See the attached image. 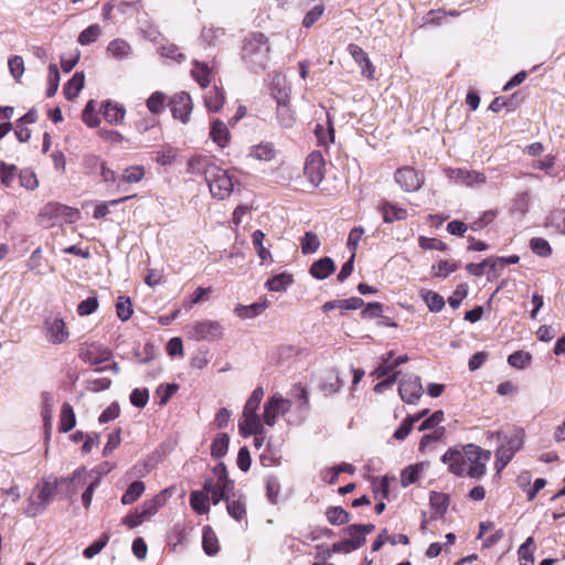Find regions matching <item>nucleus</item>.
<instances>
[{
	"instance_id": "obj_1",
	"label": "nucleus",
	"mask_w": 565,
	"mask_h": 565,
	"mask_svg": "<svg viewBox=\"0 0 565 565\" xmlns=\"http://www.w3.org/2000/svg\"><path fill=\"white\" fill-rule=\"evenodd\" d=\"M491 458V451L483 450L479 446L468 444L462 450L448 449L441 457V461L448 466V470L458 477L479 479L487 471V462Z\"/></svg>"
},
{
	"instance_id": "obj_2",
	"label": "nucleus",
	"mask_w": 565,
	"mask_h": 565,
	"mask_svg": "<svg viewBox=\"0 0 565 565\" xmlns=\"http://www.w3.org/2000/svg\"><path fill=\"white\" fill-rule=\"evenodd\" d=\"M269 53L267 38H248L242 50L243 60L253 67L254 72L265 68Z\"/></svg>"
},
{
	"instance_id": "obj_3",
	"label": "nucleus",
	"mask_w": 565,
	"mask_h": 565,
	"mask_svg": "<svg viewBox=\"0 0 565 565\" xmlns=\"http://www.w3.org/2000/svg\"><path fill=\"white\" fill-rule=\"evenodd\" d=\"M211 194L220 200L227 198L234 188V182L232 177L227 173L226 170L217 167L212 168V173L206 180Z\"/></svg>"
},
{
	"instance_id": "obj_4",
	"label": "nucleus",
	"mask_w": 565,
	"mask_h": 565,
	"mask_svg": "<svg viewBox=\"0 0 565 565\" xmlns=\"http://www.w3.org/2000/svg\"><path fill=\"white\" fill-rule=\"evenodd\" d=\"M290 408L291 402L282 397L281 394L275 393L265 403L263 420L267 426L273 427L276 424L277 418L287 414Z\"/></svg>"
},
{
	"instance_id": "obj_5",
	"label": "nucleus",
	"mask_w": 565,
	"mask_h": 565,
	"mask_svg": "<svg viewBox=\"0 0 565 565\" xmlns=\"http://www.w3.org/2000/svg\"><path fill=\"white\" fill-rule=\"evenodd\" d=\"M189 333L196 341H214L222 337L223 328L217 321L202 320L195 322Z\"/></svg>"
},
{
	"instance_id": "obj_6",
	"label": "nucleus",
	"mask_w": 565,
	"mask_h": 565,
	"mask_svg": "<svg viewBox=\"0 0 565 565\" xmlns=\"http://www.w3.org/2000/svg\"><path fill=\"white\" fill-rule=\"evenodd\" d=\"M44 333L46 340L52 344H62L70 337L65 321L57 316L47 317L45 319Z\"/></svg>"
},
{
	"instance_id": "obj_7",
	"label": "nucleus",
	"mask_w": 565,
	"mask_h": 565,
	"mask_svg": "<svg viewBox=\"0 0 565 565\" xmlns=\"http://www.w3.org/2000/svg\"><path fill=\"white\" fill-rule=\"evenodd\" d=\"M169 106L174 119L186 124L193 108L191 96L185 92L174 94L169 102Z\"/></svg>"
},
{
	"instance_id": "obj_8",
	"label": "nucleus",
	"mask_w": 565,
	"mask_h": 565,
	"mask_svg": "<svg viewBox=\"0 0 565 565\" xmlns=\"http://www.w3.org/2000/svg\"><path fill=\"white\" fill-rule=\"evenodd\" d=\"M398 393L405 403L416 404L423 395L420 379L416 375L406 376L399 383Z\"/></svg>"
},
{
	"instance_id": "obj_9",
	"label": "nucleus",
	"mask_w": 565,
	"mask_h": 565,
	"mask_svg": "<svg viewBox=\"0 0 565 565\" xmlns=\"http://www.w3.org/2000/svg\"><path fill=\"white\" fill-rule=\"evenodd\" d=\"M395 181L406 192H415L424 183V179L411 167L398 169L395 172Z\"/></svg>"
},
{
	"instance_id": "obj_10",
	"label": "nucleus",
	"mask_w": 565,
	"mask_h": 565,
	"mask_svg": "<svg viewBox=\"0 0 565 565\" xmlns=\"http://www.w3.org/2000/svg\"><path fill=\"white\" fill-rule=\"evenodd\" d=\"M305 174L313 185H318L324 175V160L320 152H311L305 163Z\"/></svg>"
},
{
	"instance_id": "obj_11",
	"label": "nucleus",
	"mask_w": 565,
	"mask_h": 565,
	"mask_svg": "<svg viewBox=\"0 0 565 565\" xmlns=\"http://www.w3.org/2000/svg\"><path fill=\"white\" fill-rule=\"evenodd\" d=\"M203 490L207 497L211 498L213 504H217L222 500L227 501V498L232 495L231 492L234 490V482L206 480Z\"/></svg>"
},
{
	"instance_id": "obj_12",
	"label": "nucleus",
	"mask_w": 565,
	"mask_h": 565,
	"mask_svg": "<svg viewBox=\"0 0 565 565\" xmlns=\"http://www.w3.org/2000/svg\"><path fill=\"white\" fill-rule=\"evenodd\" d=\"M212 168H216V164L211 158L198 154L188 161L186 172L203 175L206 181L212 173Z\"/></svg>"
},
{
	"instance_id": "obj_13",
	"label": "nucleus",
	"mask_w": 565,
	"mask_h": 565,
	"mask_svg": "<svg viewBox=\"0 0 565 565\" xmlns=\"http://www.w3.org/2000/svg\"><path fill=\"white\" fill-rule=\"evenodd\" d=\"M349 53L354 58V61L361 67V73L363 76L367 78L374 77L375 67L371 63L367 54L358 45L350 44L348 47Z\"/></svg>"
},
{
	"instance_id": "obj_14",
	"label": "nucleus",
	"mask_w": 565,
	"mask_h": 565,
	"mask_svg": "<svg viewBox=\"0 0 565 565\" xmlns=\"http://www.w3.org/2000/svg\"><path fill=\"white\" fill-rule=\"evenodd\" d=\"M239 434L243 437L247 436H258L264 433V427L262 424V418L259 415H244L238 424Z\"/></svg>"
},
{
	"instance_id": "obj_15",
	"label": "nucleus",
	"mask_w": 565,
	"mask_h": 565,
	"mask_svg": "<svg viewBox=\"0 0 565 565\" xmlns=\"http://www.w3.org/2000/svg\"><path fill=\"white\" fill-rule=\"evenodd\" d=\"M32 494L40 501L44 507H47L56 494V482L43 479L33 489Z\"/></svg>"
},
{
	"instance_id": "obj_16",
	"label": "nucleus",
	"mask_w": 565,
	"mask_h": 565,
	"mask_svg": "<svg viewBox=\"0 0 565 565\" xmlns=\"http://www.w3.org/2000/svg\"><path fill=\"white\" fill-rule=\"evenodd\" d=\"M497 438L501 446L515 454L523 445L524 433L522 429H512L508 433H497Z\"/></svg>"
},
{
	"instance_id": "obj_17",
	"label": "nucleus",
	"mask_w": 565,
	"mask_h": 565,
	"mask_svg": "<svg viewBox=\"0 0 565 565\" xmlns=\"http://www.w3.org/2000/svg\"><path fill=\"white\" fill-rule=\"evenodd\" d=\"M102 113L105 120L110 125H120L125 119L126 109L118 103L107 100L102 105Z\"/></svg>"
},
{
	"instance_id": "obj_18",
	"label": "nucleus",
	"mask_w": 565,
	"mask_h": 565,
	"mask_svg": "<svg viewBox=\"0 0 565 565\" xmlns=\"http://www.w3.org/2000/svg\"><path fill=\"white\" fill-rule=\"evenodd\" d=\"M335 270V264L330 257H322L315 262L309 273L316 279H326Z\"/></svg>"
},
{
	"instance_id": "obj_19",
	"label": "nucleus",
	"mask_w": 565,
	"mask_h": 565,
	"mask_svg": "<svg viewBox=\"0 0 565 565\" xmlns=\"http://www.w3.org/2000/svg\"><path fill=\"white\" fill-rule=\"evenodd\" d=\"M276 149L271 142H260L249 148L248 156L259 161H270L276 157Z\"/></svg>"
},
{
	"instance_id": "obj_20",
	"label": "nucleus",
	"mask_w": 565,
	"mask_h": 565,
	"mask_svg": "<svg viewBox=\"0 0 565 565\" xmlns=\"http://www.w3.org/2000/svg\"><path fill=\"white\" fill-rule=\"evenodd\" d=\"M270 92L277 103L289 102V88L286 85V77L276 74L270 83Z\"/></svg>"
},
{
	"instance_id": "obj_21",
	"label": "nucleus",
	"mask_w": 565,
	"mask_h": 565,
	"mask_svg": "<svg viewBox=\"0 0 565 565\" xmlns=\"http://www.w3.org/2000/svg\"><path fill=\"white\" fill-rule=\"evenodd\" d=\"M166 492L167 490L154 495L152 499L145 501L142 505L138 509L145 520H148L151 516H153L159 511V509L163 507V504L166 503Z\"/></svg>"
},
{
	"instance_id": "obj_22",
	"label": "nucleus",
	"mask_w": 565,
	"mask_h": 565,
	"mask_svg": "<svg viewBox=\"0 0 565 565\" xmlns=\"http://www.w3.org/2000/svg\"><path fill=\"white\" fill-rule=\"evenodd\" d=\"M191 74L202 88H206L210 85L212 68L206 63L194 61Z\"/></svg>"
},
{
	"instance_id": "obj_23",
	"label": "nucleus",
	"mask_w": 565,
	"mask_h": 565,
	"mask_svg": "<svg viewBox=\"0 0 565 565\" xmlns=\"http://www.w3.org/2000/svg\"><path fill=\"white\" fill-rule=\"evenodd\" d=\"M268 307V301H259L248 306L238 305L234 312L242 319H253L258 317Z\"/></svg>"
},
{
	"instance_id": "obj_24",
	"label": "nucleus",
	"mask_w": 565,
	"mask_h": 565,
	"mask_svg": "<svg viewBox=\"0 0 565 565\" xmlns=\"http://www.w3.org/2000/svg\"><path fill=\"white\" fill-rule=\"evenodd\" d=\"M315 135L321 146L327 147L334 142V128L330 120L329 114H327V126L317 124L315 127Z\"/></svg>"
},
{
	"instance_id": "obj_25",
	"label": "nucleus",
	"mask_w": 565,
	"mask_h": 565,
	"mask_svg": "<svg viewBox=\"0 0 565 565\" xmlns=\"http://www.w3.org/2000/svg\"><path fill=\"white\" fill-rule=\"evenodd\" d=\"M202 546L206 555L214 556L218 553V540L211 526L203 527Z\"/></svg>"
},
{
	"instance_id": "obj_26",
	"label": "nucleus",
	"mask_w": 565,
	"mask_h": 565,
	"mask_svg": "<svg viewBox=\"0 0 565 565\" xmlns=\"http://www.w3.org/2000/svg\"><path fill=\"white\" fill-rule=\"evenodd\" d=\"M425 467V462H419L416 465H409L406 468H404L401 473L402 487L406 488L415 483L418 480L419 475L424 471Z\"/></svg>"
},
{
	"instance_id": "obj_27",
	"label": "nucleus",
	"mask_w": 565,
	"mask_h": 565,
	"mask_svg": "<svg viewBox=\"0 0 565 565\" xmlns=\"http://www.w3.org/2000/svg\"><path fill=\"white\" fill-rule=\"evenodd\" d=\"M224 100L225 97L223 89L216 86L204 95V104L206 108L213 113H216L222 108Z\"/></svg>"
},
{
	"instance_id": "obj_28",
	"label": "nucleus",
	"mask_w": 565,
	"mask_h": 565,
	"mask_svg": "<svg viewBox=\"0 0 565 565\" xmlns=\"http://www.w3.org/2000/svg\"><path fill=\"white\" fill-rule=\"evenodd\" d=\"M107 52L114 56L115 58H127L131 55L132 50L131 46L121 38L113 40L108 47Z\"/></svg>"
},
{
	"instance_id": "obj_29",
	"label": "nucleus",
	"mask_w": 565,
	"mask_h": 565,
	"mask_svg": "<svg viewBox=\"0 0 565 565\" xmlns=\"http://www.w3.org/2000/svg\"><path fill=\"white\" fill-rule=\"evenodd\" d=\"M85 76L82 72H76L73 77L65 84L64 94L67 99L77 97L84 87Z\"/></svg>"
},
{
	"instance_id": "obj_30",
	"label": "nucleus",
	"mask_w": 565,
	"mask_h": 565,
	"mask_svg": "<svg viewBox=\"0 0 565 565\" xmlns=\"http://www.w3.org/2000/svg\"><path fill=\"white\" fill-rule=\"evenodd\" d=\"M294 281L292 276L287 273L275 275L268 279L265 284L266 288L270 291H284Z\"/></svg>"
},
{
	"instance_id": "obj_31",
	"label": "nucleus",
	"mask_w": 565,
	"mask_h": 565,
	"mask_svg": "<svg viewBox=\"0 0 565 565\" xmlns=\"http://www.w3.org/2000/svg\"><path fill=\"white\" fill-rule=\"evenodd\" d=\"M226 508L228 514L236 521H242L246 516L245 503L241 498L236 499L235 493L227 498Z\"/></svg>"
},
{
	"instance_id": "obj_32",
	"label": "nucleus",
	"mask_w": 565,
	"mask_h": 565,
	"mask_svg": "<svg viewBox=\"0 0 565 565\" xmlns=\"http://www.w3.org/2000/svg\"><path fill=\"white\" fill-rule=\"evenodd\" d=\"M383 218L385 223H393L395 221H402L407 217V211L402 207H397L390 202H385L382 205Z\"/></svg>"
},
{
	"instance_id": "obj_33",
	"label": "nucleus",
	"mask_w": 565,
	"mask_h": 565,
	"mask_svg": "<svg viewBox=\"0 0 565 565\" xmlns=\"http://www.w3.org/2000/svg\"><path fill=\"white\" fill-rule=\"evenodd\" d=\"M191 508L198 514H205L210 510L209 497L205 491H193L190 495Z\"/></svg>"
},
{
	"instance_id": "obj_34",
	"label": "nucleus",
	"mask_w": 565,
	"mask_h": 565,
	"mask_svg": "<svg viewBox=\"0 0 565 565\" xmlns=\"http://www.w3.org/2000/svg\"><path fill=\"white\" fill-rule=\"evenodd\" d=\"M263 397H264V388L262 386H257L252 392L249 398L245 403L243 414L244 415H258L257 409L260 405Z\"/></svg>"
},
{
	"instance_id": "obj_35",
	"label": "nucleus",
	"mask_w": 565,
	"mask_h": 565,
	"mask_svg": "<svg viewBox=\"0 0 565 565\" xmlns=\"http://www.w3.org/2000/svg\"><path fill=\"white\" fill-rule=\"evenodd\" d=\"M211 137L220 147H225L230 137V132L225 124L220 120H215L211 128Z\"/></svg>"
},
{
	"instance_id": "obj_36",
	"label": "nucleus",
	"mask_w": 565,
	"mask_h": 565,
	"mask_svg": "<svg viewBox=\"0 0 565 565\" xmlns=\"http://www.w3.org/2000/svg\"><path fill=\"white\" fill-rule=\"evenodd\" d=\"M145 483L142 481H134L121 497V503L125 505L136 502L145 492Z\"/></svg>"
},
{
	"instance_id": "obj_37",
	"label": "nucleus",
	"mask_w": 565,
	"mask_h": 565,
	"mask_svg": "<svg viewBox=\"0 0 565 565\" xmlns=\"http://www.w3.org/2000/svg\"><path fill=\"white\" fill-rule=\"evenodd\" d=\"M158 53L161 57L181 63L184 60L183 53L180 51V49L170 42H166L163 44H160L158 46Z\"/></svg>"
},
{
	"instance_id": "obj_38",
	"label": "nucleus",
	"mask_w": 565,
	"mask_h": 565,
	"mask_svg": "<svg viewBox=\"0 0 565 565\" xmlns=\"http://www.w3.org/2000/svg\"><path fill=\"white\" fill-rule=\"evenodd\" d=\"M420 296L431 312H439L445 306L444 298L433 290H422Z\"/></svg>"
},
{
	"instance_id": "obj_39",
	"label": "nucleus",
	"mask_w": 565,
	"mask_h": 565,
	"mask_svg": "<svg viewBox=\"0 0 565 565\" xmlns=\"http://www.w3.org/2000/svg\"><path fill=\"white\" fill-rule=\"evenodd\" d=\"M230 437L227 434H218L211 445L212 457L223 458L228 450Z\"/></svg>"
},
{
	"instance_id": "obj_40",
	"label": "nucleus",
	"mask_w": 565,
	"mask_h": 565,
	"mask_svg": "<svg viewBox=\"0 0 565 565\" xmlns=\"http://www.w3.org/2000/svg\"><path fill=\"white\" fill-rule=\"evenodd\" d=\"M76 425V417L73 407L70 404H64L61 413L60 430L67 433Z\"/></svg>"
},
{
	"instance_id": "obj_41",
	"label": "nucleus",
	"mask_w": 565,
	"mask_h": 565,
	"mask_svg": "<svg viewBox=\"0 0 565 565\" xmlns=\"http://www.w3.org/2000/svg\"><path fill=\"white\" fill-rule=\"evenodd\" d=\"M252 237L253 244L256 248V253L260 258L262 263L264 264L267 260L271 262V254L269 249L264 246L265 234L260 230H257L253 233Z\"/></svg>"
},
{
	"instance_id": "obj_42",
	"label": "nucleus",
	"mask_w": 565,
	"mask_h": 565,
	"mask_svg": "<svg viewBox=\"0 0 565 565\" xmlns=\"http://www.w3.org/2000/svg\"><path fill=\"white\" fill-rule=\"evenodd\" d=\"M288 103L289 102L277 103V119L284 128H290L295 122V117Z\"/></svg>"
},
{
	"instance_id": "obj_43",
	"label": "nucleus",
	"mask_w": 565,
	"mask_h": 565,
	"mask_svg": "<svg viewBox=\"0 0 565 565\" xmlns=\"http://www.w3.org/2000/svg\"><path fill=\"white\" fill-rule=\"evenodd\" d=\"M394 358V352L390 351L386 354L381 356V364L373 371V375L376 379H383L392 373L396 367L393 366L392 359Z\"/></svg>"
},
{
	"instance_id": "obj_44",
	"label": "nucleus",
	"mask_w": 565,
	"mask_h": 565,
	"mask_svg": "<svg viewBox=\"0 0 565 565\" xmlns=\"http://www.w3.org/2000/svg\"><path fill=\"white\" fill-rule=\"evenodd\" d=\"M98 348L92 347L81 353V358L86 363H89L92 365L99 364L109 358V352L107 350H102L98 355L96 353L98 352Z\"/></svg>"
},
{
	"instance_id": "obj_45",
	"label": "nucleus",
	"mask_w": 565,
	"mask_h": 565,
	"mask_svg": "<svg viewBox=\"0 0 565 565\" xmlns=\"http://www.w3.org/2000/svg\"><path fill=\"white\" fill-rule=\"evenodd\" d=\"M514 99H515V95H512L510 97H505V96L495 97L491 102L489 108L494 113H499L502 109H507L508 111H513L518 107V103H515Z\"/></svg>"
},
{
	"instance_id": "obj_46",
	"label": "nucleus",
	"mask_w": 565,
	"mask_h": 565,
	"mask_svg": "<svg viewBox=\"0 0 565 565\" xmlns=\"http://www.w3.org/2000/svg\"><path fill=\"white\" fill-rule=\"evenodd\" d=\"M300 245L303 255L313 254L320 247V239L317 234L312 232H306L301 238Z\"/></svg>"
},
{
	"instance_id": "obj_47",
	"label": "nucleus",
	"mask_w": 565,
	"mask_h": 565,
	"mask_svg": "<svg viewBox=\"0 0 565 565\" xmlns=\"http://www.w3.org/2000/svg\"><path fill=\"white\" fill-rule=\"evenodd\" d=\"M167 96L162 92L152 93L146 102L147 108L152 114H160L166 106Z\"/></svg>"
},
{
	"instance_id": "obj_48",
	"label": "nucleus",
	"mask_w": 565,
	"mask_h": 565,
	"mask_svg": "<svg viewBox=\"0 0 565 565\" xmlns=\"http://www.w3.org/2000/svg\"><path fill=\"white\" fill-rule=\"evenodd\" d=\"M328 521L333 525H342L350 521V514L341 507H332L327 510Z\"/></svg>"
},
{
	"instance_id": "obj_49",
	"label": "nucleus",
	"mask_w": 565,
	"mask_h": 565,
	"mask_svg": "<svg viewBox=\"0 0 565 565\" xmlns=\"http://www.w3.org/2000/svg\"><path fill=\"white\" fill-rule=\"evenodd\" d=\"M145 177V168L142 166H131L126 168L121 173V181L127 183H138Z\"/></svg>"
},
{
	"instance_id": "obj_50",
	"label": "nucleus",
	"mask_w": 565,
	"mask_h": 565,
	"mask_svg": "<svg viewBox=\"0 0 565 565\" xmlns=\"http://www.w3.org/2000/svg\"><path fill=\"white\" fill-rule=\"evenodd\" d=\"M429 502L437 514L443 515L447 511L448 497L446 494L433 491L429 495Z\"/></svg>"
},
{
	"instance_id": "obj_51",
	"label": "nucleus",
	"mask_w": 565,
	"mask_h": 565,
	"mask_svg": "<svg viewBox=\"0 0 565 565\" xmlns=\"http://www.w3.org/2000/svg\"><path fill=\"white\" fill-rule=\"evenodd\" d=\"M361 530L360 524H351L344 530L348 535L347 539L354 544L355 550L360 548L366 541Z\"/></svg>"
},
{
	"instance_id": "obj_52",
	"label": "nucleus",
	"mask_w": 565,
	"mask_h": 565,
	"mask_svg": "<svg viewBox=\"0 0 565 565\" xmlns=\"http://www.w3.org/2000/svg\"><path fill=\"white\" fill-rule=\"evenodd\" d=\"M532 544L533 539L527 537L526 541L519 547L518 555L520 559V565H534V556L531 551Z\"/></svg>"
},
{
	"instance_id": "obj_53",
	"label": "nucleus",
	"mask_w": 565,
	"mask_h": 565,
	"mask_svg": "<svg viewBox=\"0 0 565 565\" xmlns=\"http://www.w3.org/2000/svg\"><path fill=\"white\" fill-rule=\"evenodd\" d=\"M13 113V107H0V139L11 130L12 126L10 124V119L12 118Z\"/></svg>"
},
{
	"instance_id": "obj_54",
	"label": "nucleus",
	"mask_w": 565,
	"mask_h": 565,
	"mask_svg": "<svg viewBox=\"0 0 565 565\" xmlns=\"http://www.w3.org/2000/svg\"><path fill=\"white\" fill-rule=\"evenodd\" d=\"M532 360V356L530 353L523 352V351H516L509 355L508 362L512 367L515 369H525Z\"/></svg>"
},
{
	"instance_id": "obj_55",
	"label": "nucleus",
	"mask_w": 565,
	"mask_h": 565,
	"mask_svg": "<svg viewBox=\"0 0 565 565\" xmlns=\"http://www.w3.org/2000/svg\"><path fill=\"white\" fill-rule=\"evenodd\" d=\"M82 119L90 128H95L99 125L100 120L95 113V102L93 99L86 104L82 114Z\"/></svg>"
},
{
	"instance_id": "obj_56",
	"label": "nucleus",
	"mask_w": 565,
	"mask_h": 565,
	"mask_svg": "<svg viewBox=\"0 0 565 565\" xmlns=\"http://www.w3.org/2000/svg\"><path fill=\"white\" fill-rule=\"evenodd\" d=\"M58 84H60V72H58V68L55 64H51L49 66V75H47V89H46V95L49 97H52L55 95V93L57 92V88H58Z\"/></svg>"
},
{
	"instance_id": "obj_57",
	"label": "nucleus",
	"mask_w": 565,
	"mask_h": 565,
	"mask_svg": "<svg viewBox=\"0 0 565 565\" xmlns=\"http://www.w3.org/2000/svg\"><path fill=\"white\" fill-rule=\"evenodd\" d=\"M81 56L79 50L75 49L61 55V66L65 73L71 72L77 64Z\"/></svg>"
},
{
	"instance_id": "obj_58",
	"label": "nucleus",
	"mask_w": 565,
	"mask_h": 565,
	"mask_svg": "<svg viewBox=\"0 0 565 565\" xmlns=\"http://www.w3.org/2000/svg\"><path fill=\"white\" fill-rule=\"evenodd\" d=\"M530 203H531L530 193L527 191L521 192L513 200L512 210L514 212L520 213L521 215H524L529 211Z\"/></svg>"
},
{
	"instance_id": "obj_59",
	"label": "nucleus",
	"mask_w": 565,
	"mask_h": 565,
	"mask_svg": "<svg viewBox=\"0 0 565 565\" xmlns=\"http://www.w3.org/2000/svg\"><path fill=\"white\" fill-rule=\"evenodd\" d=\"M513 456H514V452H512L511 450H509L500 445L495 452L494 466H495L497 471L498 472L502 471L505 468V466L511 461Z\"/></svg>"
},
{
	"instance_id": "obj_60",
	"label": "nucleus",
	"mask_w": 565,
	"mask_h": 565,
	"mask_svg": "<svg viewBox=\"0 0 565 565\" xmlns=\"http://www.w3.org/2000/svg\"><path fill=\"white\" fill-rule=\"evenodd\" d=\"M108 542H109V535L107 533H105L102 535V537H99L97 541H95L89 546H87L84 550L83 555L86 558H93L94 556H96L98 553L102 552V550L108 544Z\"/></svg>"
},
{
	"instance_id": "obj_61",
	"label": "nucleus",
	"mask_w": 565,
	"mask_h": 565,
	"mask_svg": "<svg viewBox=\"0 0 565 565\" xmlns=\"http://www.w3.org/2000/svg\"><path fill=\"white\" fill-rule=\"evenodd\" d=\"M117 316L121 321H127L132 315V305L129 298L119 297L116 303Z\"/></svg>"
},
{
	"instance_id": "obj_62",
	"label": "nucleus",
	"mask_w": 565,
	"mask_h": 565,
	"mask_svg": "<svg viewBox=\"0 0 565 565\" xmlns=\"http://www.w3.org/2000/svg\"><path fill=\"white\" fill-rule=\"evenodd\" d=\"M530 247L539 256L546 257L551 255L552 248L548 242L541 237H534L530 241Z\"/></svg>"
},
{
	"instance_id": "obj_63",
	"label": "nucleus",
	"mask_w": 565,
	"mask_h": 565,
	"mask_svg": "<svg viewBox=\"0 0 565 565\" xmlns=\"http://www.w3.org/2000/svg\"><path fill=\"white\" fill-rule=\"evenodd\" d=\"M45 509L46 507H44L33 494H31L28 499L23 513L29 518H34L39 514H42Z\"/></svg>"
},
{
	"instance_id": "obj_64",
	"label": "nucleus",
	"mask_w": 565,
	"mask_h": 565,
	"mask_svg": "<svg viewBox=\"0 0 565 565\" xmlns=\"http://www.w3.org/2000/svg\"><path fill=\"white\" fill-rule=\"evenodd\" d=\"M547 225L555 227L559 233H565V211L553 212L547 218Z\"/></svg>"
}]
</instances>
